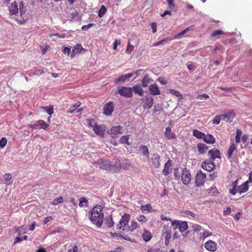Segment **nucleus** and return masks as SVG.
I'll use <instances>...</instances> for the list:
<instances>
[{
	"label": "nucleus",
	"mask_w": 252,
	"mask_h": 252,
	"mask_svg": "<svg viewBox=\"0 0 252 252\" xmlns=\"http://www.w3.org/2000/svg\"><path fill=\"white\" fill-rule=\"evenodd\" d=\"M222 120L228 122L231 121L235 116V113L233 110H230L227 113L221 115Z\"/></svg>",
	"instance_id": "nucleus-18"
},
{
	"label": "nucleus",
	"mask_w": 252,
	"mask_h": 252,
	"mask_svg": "<svg viewBox=\"0 0 252 252\" xmlns=\"http://www.w3.org/2000/svg\"><path fill=\"white\" fill-rule=\"evenodd\" d=\"M129 135H124L122 136L120 139V142L123 144H126L129 145L128 143Z\"/></svg>",
	"instance_id": "nucleus-42"
},
{
	"label": "nucleus",
	"mask_w": 252,
	"mask_h": 252,
	"mask_svg": "<svg viewBox=\"0 0 252 252\" xmlns=\"http://www.w3.org/2000/svg\"><path fill=\"white\" fill-rule=\"evenodd\" d=\"M189 28H187L185 29L183 31H182L180 33L176 35L173 37V39H177L178 37H179L180 36H181L183 35L184 34H186L189 31Z\"/></svg>",
	"instance_id": "nucleus-48"
},
{
	"label": "nucleus",
	"mask_w": 252,
	"mask_h": 252,
	"mask_svg": "<svg viewBox=\"0 0 252 252\" xmlns=\"http://www.w3.org/2000/svg\"><path fill=\"white\" fill-rule=\"evenodd\" d=\"M139 150L142 152L144 156L149 157V150L147 147L144 145H141L139 147Z\"/></svg>",
	"instance_id": "nucleus-35"
},
{
	"label": "nucleus",
	"mask_w": 252,
	"mask_h": 252,
	"mask_svg": "<svg viewBox=\"0 0 252 252\" xmlns=\"http://www.w3.org/2000/svg\"><path fill=\"white\" fill-rule=\"evenodd\" d=\"M201 166L203 169L208 171H211L215 168L216 165L213 160L208 159L202 162Z\"/></svg>",
	"instance_id": "nucleus-10"
},
{
	"label": "nucleus",
	"mask_w": 252,
	"mask_h": 252,
	"mask_svg": "<svg viewBox=\"0 0 252 252\" xmlns=\"http://www.w3.org/2000/svg\"><path fill=\"white\" fill-rule=\"evenodd\" d=\"M221 120H222L221 115L216 116L213 120V124L217 125L219 124Z\"/></svg>",
	"instance_id": "nucleus-44"
},
{
	"label": "nucleus",
	"mask_w": 252,
	"mask_h": 252,
	"mask_svg": "<svg viewBox=\"0 0 252 252\" xmlns=\"http://www.w3.org/2000/svg\"><path fill=\"white\" fill-rule=\"evenodd\" d=\"M63 201V198L62 196H60L58 199H54L53 201V204L54 205H57L60 203H61Z\"/></svg>",
	"instance_id": "nucleus-56"
},
{
	"label": "nucleus",
	"mask_w": 252,
	"mask_h": 252,
	"mask_svg": "<svg viewBox=\"0 0 252 252\" xmlns=\"http://www.w3.org/2000/svg\"><path fill=\"white\" fill-rule=\"evenodd\" d=\"M106 8L105 7V6L102 5L98 12V17L100 18L102 17L103 16V15L106 13Z\"/></svg>",
	"instance_id": "nucleus-41"
},
{
	"label": "nucleus",
	"mask_w": 252,
	"mask_h": 252,
	"mask_svg": "<svg viewBox=\"0 0 252 252\" xmlns=\"http://www.w3.org/2000/svg\"><path fill=\"white\" fill-rule=\"evenodd\" d=\"M219 193L217 188L215 187H212L209 189V193L212 195H216Z\"/></svg>",
	"instance_id": "nucleus-45"
},
{
	"label": "nucleus",
	"mask_w": 252,
	"mask_h": 252,
	"mask_svg": "<svg viewBox=\"0 0 252 252\" xmlns=\"http://www.w3.org/2000/svg\"><path fill=\"white\" fill-rule=\"evenodd\" d=\"M191 178V174L189 170L185 168L182 171L181 180L183 183L185 185H188L190 182Z\"/></svg>",
	"instance_id": "nucleus-9"
},
{
	"label": "nucleus",
	"mask_w": 252,
	"mask_h": 252,
	"mask_svg": "<svg viewBox=\"0 0 252 252\" xmlns=\"http://www.w3.org/2000/svg\"><path fill=\"white\" fill-rule=\"evenodd\" d=\"M224 33L222 30H217L211 34V37H216L219 35L224 34Z\"/></svg>",
	"instance_id": "nucleus-50"
},
{
	"label": "nucleus",
	"mask_w": 252,
	"mask_h": 252,
	"mask_svg": "<svg viewBox=\"0 0 252 252\" xmlns=\"http://www.w3.org/2000/svg\"><path fill=\"white\" fill-rule=\"evenodd\" d=\"M151 28L153 30V32L155 33L157 32V23L153 22L151 23Z\"/></svg>",
	"instance_id": "nucleus-59"
},
{
	"label": "nucleus",
	"mask_w": 252,
	"mask_h": 252,
	"mask_svg": "<svg viewBox=\"0 0 252 252\" xmlns=\"http://www.w3.org/2000/svg\"><path fill=\"white\" fill-rule=\"evenodd\" d=\"M88 121V125L94 128V124H96L95 123V121L94 120H87Z\"/></svg>",
	"instance_id": "nucleus-60"
},
{
	"label": "nucleus",
	"mask_w": 252,
	"mask_h": 252,
	"mask_svg": "<svg viewBox=\"0 0 252 252\" xmlns=\"http://www.w3.org/2000/svg\"><path fill=\"white\" fill-rule=\"evenodd\" d=\"M168 91L172 94L176 96V97H179L180 99H182L183 98L182 95L179 91L174 89H169Z\"/></svg>",
	"instance_id": "nucleus-39"
},
{
	"label": "nucleus",
	"mask_w": 252,
	"mask_h": 252,
	"mask_svg": "<svg viewBox=\"0 0 252 252\" xmlns=\"http://www.w3.org/2000/svg\"><path fill=\"white\" fill-rule=\"evenodd\" d=\"M7 139L5 137H2L0 140V147L1 148H3L6 143H7Z\"/></svg>",
	"instance_id": "nucleus-52"
},
{
	"label": "nucleus",
	"mask_w": 252,
	"mask_h": 252,
	"mask_svg": "<svg viewBox=\"0 0 252 252\" xmlns=\"http://www.w3.org/2000/svg\"><path fill=\"white\" fill-rule=\"evenodd\" d=\"M142 107L144 109H149L153 105L154 98L149 94L141 99Z\"/></svg>",
	"instance_id": "nucleus-5"
},
{
	"label": "nucleus",
	"mask_w": 252,
	"mask_h": 252,
	"mask_svg": "<svg viewBox=\"0 0 252 252\" xmlns=\"http://www.w3.org/2000/svg\"><path fill=\"white\" fill-rule=\"evenodd\" d=\"M152 81L149 74H146L142 80V86L143 87H147L148 84Z\"/></svg>",
	"instance_id": "nucleus-31"
},
{
	"label": "nucleus",
	"mask_w": 252,
	"mask_h": 252,
	"mask_svg": "<svg viewBox=\"0 0 252 252\" xmlns=\"http://www.w3.org/2000/svg\"><path fill=\"white\" fill-rule=\"evenodd\" d=\"M41 108L45 110L49 115H51L53 113V106H42Z\"/></svg>",
	"instance_id": "nucleus-40"
},
{
	"label": "nucleus",
	"mask_w": 252,
	"mask_h": 252,
	"mask_svg": "<svg viewBox=\"0 0 252 252\" xmlns=\"http://www.w3.org/2000/svg\"><path fill=\"white\" fill-rule=\"evenodd\" d=\"M26 8L24 5V3L23 1H21L19 3V12L20 15L22 16L26 13Z\"/></svg>",
	"instance_id": "nucleus-38"
},
{
	"label": "nucleus",
	"mask_w": 252,
	"mask_h": 252,
	"mask_svg": "<svg viewBox=\"0 0 252 252\" xmlns=\"http://www.w3.org/2000/svg\"><path fill=\"white\" fill-rule=\"evenodd\" d=\"M121 44V41L117 39H116L113 43V49L116 50L117 48V46Z\"/></svg>",
	"instance_id": "nucleus-58"
},
{
	"label": "nucleus",
	"mask_w": 252,
	"mask_h": 252,
	"mask_svg": "<svg viewBox=\"0 0 252 252\" xmlns=\"http://www.w3.org/2000/svg\"><path fill=\"white\" fill-rule=\"evenodd\" d=\"M205 249L211 252H215L217 249V244L213 240H209L204 244Z\"/></svg>",
	"instance_id": "nucleus-11"
},
{
	"label": "nucleus",
	"mask_w": 252,
	"mask_h": 252,
	"mask_svg": "<svg viewBox=\"0 0 252 252\" xmlns=\"http://www.w3.org/2000/svg\"><path fill=\"white\" fill-rule=\"evenodd\" d=\"M197 147L198 152L201 154H205L208 148L205 144L201 143L197 144Z\"/></svg>",
	"instance_id": "nucleus-30"
},
{
	"label": "nucleus",
	"mask_w": 252,
	"mask_h": 252,
	"mask_svg": "<svg viewBox=\"0 0 252 252\" xmlns=\"http://www.w3.org/2000/svg\"><path fill=\"white\" fill-rule=\"evenodd\" d=\"M137 220L142 223H145L147 222L148 220L144 215H141L137 217Z\"/></svg>",
	"instance_id": "nucleus-43"
},
{
	"label": "nucleus",
	"mask_w": 252,
	"mask_h": 252,
	"mask_svg": "<svg viewBox=\"0 0 252 252\" xmlns=\"http://www.w3.org/2000/svg\"><path fill=\"white\" fill-rule=\"evenodd\" d=\"M212 235V233L208 230H204L202 233H201V237H202L203 239H205V238H207L209 236H210Z\"/></svg>",
	"instance_id": "nucleus-49"
},
{
	"label": "nucleus",
	"mask_w": 252,
	"mask_h": 252,
	"mask_svg": "<svg viewBox=\"0 0 252 252\" xmlns=\"http://www.w3.org/2000/svg\"><path fill=\"white\" fill-rule=\"evenodd\" d=\"M114 161L103 160L100 162V168L112 173L120 172L121 169L126 170L130 166V161L126 158H116Z\"/></svg>",
	"instance_id": "nucleus-1"
},
{
	"label": "nucleus",
	"mask_w": 252,
	"mask_h": 252,
	"mask_svg": "<svg viewBox=\"0 0 252 252\" xmlns=\"http://www.w3.org/2000/svg\"><path fill=\"white\" fill-rule=\"evenodd\" d=\"M170 40L168 38H166L165 39L159 40L157 42H155L153 44V46H158L159 45L162 44L165 41Z\"/></svg>",
	"instance_id": "nucleus-53"
},
{
	"label": "nucleus",
	"mask_w": 252,
	"mask_h": 252,
	"mask_svg": "<svg viewBox=\"0 0 252 252\" xmlns=\"http://www.w3.org/2000/svg\"><path fill=\"white\" fill-rule=\"evenodd\" d=\"M81 103L80 101L76 102L73 105L71 106L67 110V113H72L74 112L80 106Z\"/></svg>",
	"instance_id": "nucleus-34"
},
{
	"label": "nucleus",
	"mask_w": 252,
	"mask_h": 252,
	"mask_svg": "<svg viewBox=\"0 0 252 252\" xmlns=\"http://www.w3.org/2000/svg\"><path fill=\"white\" fill-rule=\"evenodd\" d=\"M238 180L236 179L232 183V188L229 190V193L233 195L237 193V189L238 188Z\"/></svg>",
	"instance_id": "nucleus-26"
},
{
	"label": "nucleus",
	"mask_w": 252,
	"mask_h": 252,
	"mask_svg": "<svg viewBox=\"0 0 252 252\" xmlns=\"http://www.w3.org/2000/svg\"><path fill=\"white\" fill-rule=\"evenodd\" d=\"M151 160L153 165L155 168H158L160 165V156L157 153L153 154L152 155Z\"/></svg>",
	"instance_id": "nucleus-12"
},
{
	"label": "nucleus",
	"mask_w": 252,
	"mask_h": 252,
	"mask_svg": "<svg viewBox=\"0 0 252 252\" xmlns=\"http://www.w3.org/2000/svg\"><path fill=\"white\" fill-rule=\"evenodd\" d=\"M249 188V181H247L237 188V192L242 194L247 192Z\"/></svg>",
	"instance_id": "nucleus-16"
},
{
	"label": "nucleus",
	"mask_w": 252,
	"mask_h": 252,
	"mask_svg": "<svg viewBox=\"0 0 252 252\" xmlns=\"http://www.w3.org/2000/svg\"><path fill=\"white\" fill-rule=\"evenodd\" d=\"M110 133L113 135H118L122 133V126H112L110 129Z\"/></svg>",
	"instance_id": "nucleus-25"
},
{
	"label": "nucleus",
	"mask_w": 252,
	"mask_h": 252,
	"mask_svg": "<svg viewBox=\"0 0 252 252\" xmlns=\"http://www.w3.org/2000/svg\"><path fill=\"white\" fill-rule=\"evenodd\" d=\"M116 93L126 98H130L132 96V89L129 87L120 86L117 88Z\"/></svg>",
	"instance_id": "nucleus-4"
},
{
	"label": "nucleus",
	"mask_w": 252,
	"mask_h": 252,
	"mask_svg": "<svg viewBox=\"0 0 252 252\" xmlns=\"http://www.w3.org/2000/svg\"><path fill=\"white\" fill-rule=\"evenodd\" d=\"M217 177V175L216 173H214L211 174L209 175V180L210 181H213L215 179V178Z\"/></svg>",
	"instance_id": "nucleus-61"
},
{
	"label": "nucleus",
	"mask_w": 252,
	"mask_h": 252,
	"mask_svg": "<svg viewBox=\"0 0 252 252\" xmlns=\"http://www.w3.org/2000/svg\"><path fill=\"white\" fill-rule=\"evenodd\" d=\"M149 90L151 94L154 95H159L160 94V91L156 83L151 84L149 86Z\"/></svg>",
	"instance_id": "nucleus-15"
},
{
	"label": "nucleus",
	"mask_w": 252,
	"mask_h": 252,
	"mask_svg": "<svg viewBox=\"0 0 252 252\" xmlns=\"http://www.w3.org/2000/svg\"><path fill=\"white\" fill-rule=\"evenodd\" d=\"M209 98V96L208 94H203L198 95L196 96V98L200 100H202L203 99H207Z\"/></svg>",
	"instance_id": "nucleus-55"
},
{
	"label": "nucleus",
	"mask_w": 252,
	"mask_h": 252,
	"mask_svg": "<svg viewBox=\"0 0 252 252\" xmlns=\"http://www.w3.org/2000/svg\"><path fill=\"white\" fill-rule=\"evenodd\" d=\"M237 146L236 144H235L233 142L231 143L227 154V158L228 159H230L231 158L234 152L237 150Z\"/></svg>",
	"instance_id": "nucleus-20"
},
{
	"label": "nucleus",
	"mask_w": 252,
	"mask_h": 252,
	"mask_svg": "<svg viewBox=\"0 0 252 252\" xmlns=\"http://www.w3.org/2000/svg\"><path fill=\"white\" fill-rule=\"evenodd\" d=\"M21 231L19 232L18 236L14 240V244H15L16 243L20 242L22 241V238L20 237L21 235Z\"/></svg>",
	"instance_id": "nucleus-57"
},
{
	"label": "nucleus",
	"mask_w": 252,
	"mask_h": 252,
	"mask_svg": "<svg viewBox=\"0 0 252 252\" xmlns=\"http://www.w3.org/2000/svg\"><path fill=\"white\" fill-rule=\"evenodd\" d=\"M141 210L144 214L152 212V207L150 204L142 205L140 207Z\"/></svg>",
	"instance_id": "nucleus-28"
},
{
	"label": "nucleus",
	"mask_w": 252,
	"mask_h": 252,
	"mask_svg": "<svg viewBox=\"0 0 252 252\" xmlns=\"http://www.w3.org/2000/svg\"><path fill=\"white\" fill-rule=\"evenodd\" d=\"M130 215L125 214L120 219L119 222L116 225L117 230L120 232H128V231H133L138 228V224L135 221H132L130 226H129L128 222L130 219Z\"/></svg>",
	"instance_id": "nucleus-2"
},
{
	"label": "nucleus",
	"mask_w": 252,
	"mask_h": 252,
	"mask_svg": "<svg viewBox=\"0 0 252 252\" xmlns=\"http://www.w3.org/2000/svg\"><path fill=\"white\" fill-rule=\"evenodd\" d=\"M147 252H160L159 249L158 248H150Z\"/></svg>",
	"instance_id": "nucleus-63"
},
{
	"label": "nucleus",
	"mask_w": 252,
	"mask_h": 252,
	"mask_svg": "<svg viewBox=\"0 0 252 252\" xmlns=\"http://www.w3.org/2000/svg\"><path fill=\"white\" fill-rule=\"evenodd\" d=\"M192 230L196 232L200 231L202 229V227L197 224H193L192 225Z\"/></svg>",
	"instance_id": "nucleus-51"
},
{
	"label": "nucleus",
	"mask_w": 252,
	"mask_h": 252,
	"mask_svg": "<svg viewBox=\"0 0 252 252\" xmlns=\"http://www.w3.org/2000/svg\"><path fill=\"white\" fill-rule=\"evenodd\" d=\"M78 248L76 245L73 247L72 249H69L67 252H77Z\"/></svg>",
	"instance_id": "nucleus-64"
},
{
	"label": "nucleus",
	"mask_w": 252,
	"mask_h": 252,
	"mask_svg": "<svg viewBox=\"0 0 252 252\" xmlns=\"http://www.w3.org/2000/svg\"><path fill=\"white\" fill-rule=\"evenodd\" d=\"M165 137L168 139H172L175 138V134L172 132L171 128L167 127L166 128L165 131L164 132Z\"/></svg>",
	"instance_id": "nucleus-29"
},
{
	"label": "nucleus",
	"mask_w": 252,
	"mask_h": 252,
	"mask_svg": "<svg viewBox=\"0 0 252 252\" xmlns=\"http://www.w3.org/2000/svg\"><path fill=\"white\" fill-rule=\"evenodd\" d=\"M102 210L103 207L100 205H97L93 208L91 211L90 220L99 228L101 227L104 219Z\"/></svg>",
	"instance_id": "nucleus-3"
},
{
	"label": "nucleus",
	"mask_w": 252,
	"mask_h": 252,
	"mask_svg": "<svg viewBox=\"0 0 252 252\" xmlns=\"http://www.w3.org/2000/svg\"><path fill=\"white\" fill-rule=\"evenodd\" d=\"M83 50H84L81 44H77L73 47L70 54L71 58H74L76 54H78L81 52Z\"/></svg>",
	"instance_id": "nucleus-17"
},
{
	"label": "nucleus",
	"mask_w": 252,
	"mask_h": 252,
	"mask_svg": "<svg viewBox=\"0 0 252 252\" xmlns=\"http://www.w3.org/2000/svg\"><path fill=\"white\" fill-rule=\"evenodd\" d=\"M174 176L176 180H179L180 178V173L179 172V169L175 168L174 169Z\"/></svg>",
	"instance_id": "nucleus-46"
},
{
	"label": "nucleus",
	"mask_w": 252,
	"mask_h": 252,
	"mask_svg": "<svg viewBox=\"0 0 252 252\" xmlns=\"http://www.w3.org/2000/svg\"><path fill=\"white\" fill-rule=\"evenodd\" d=\"M142 237L145 242H147L152 238L153 236L149 231L144 229L142 234Z\"/></svg>",
	"instance_id": "nucleus-23"
},
{
	"label": "nucleus",
	"mask_w": 252,
	"mask_h": 252,
	"mask_svg": "<svg viewBox=\"0 0 252 252\" xmlns=\"http://www.w3.org/2000/svg\"><path fill=\"white\" fill-rule=\"evenodd\" d=\"M166 1L168 2V6L170 9L174 7L175 5L173 2V0H166Z\"/></svg>",
	"instance_id": "nucleus-62"
},
{
	"label": "nucleus",
	"mask_w": 252,
	"mask_h": 252,
	"mask_svg": "<svg viewBox=\"0 0 252 252\" xmlns=\"http://www.w3.org/2000/svg\"><path fill=\"white\" fill-rule=\"evenodd\" d=\"M105 224L108 227H111L113 226L114 222L113 221L112 217L111 216L109 217H106L105 219Z\"/></svg>",
	"instance_id": "nucleus-37"
},
{
	"label": "nucleus",
	"mask_w": 252,
	"mask_h": 252,
	"mask_svg": "<svg viewBox=\"0 0 252 252\" xmlns=\"http://www.w3.org/2000/svg\"><path fill=\"white\" fill-rule=\"evenodd\" d=\"M172 224L173 225L174 224L178 225L179 229L182 232H184L188 228V225L186 221H182L180 223L179 221L174 220L172 222Z\"/></svg>",
	"instance_id": "nucleus-14"
},
{
	"label": "nucleus",
	"mask_w": 252,
	"mask_h": 252,
	"mask_svg": "<svg viewBox=\"0 0 252 252\" xmlns=\"http://www.w3.org/2000/svg\"><path fill=\"white\" fill-rule=\"evenodd\" d=\"M132 89L135 94H137L140 96H142L143 95L144 91L142 87L139 85L137 84L134 85Z\"/></svg>",
	"instance_id": "nucleus-27"
},
{
	"label": "nucleus",
	"mask_w": 252,
	"mask_h": 252,
	"mask_svg": "<svg viewBox=\"0 0 252 252\" xmlns=\"http://www.w3.org/2000/svg\"><path fill=\"white\" fill-rule=\"evenodd\" d=\"M134 47L133 45H130V42L129 40L128 42V44H127V47H126V52L127 54H130L131 52H132V51L133 50Z\"/></svg>",
	"instance_id": "nucleus-47"
},
{
	"label": "nucleus",
	"mask_w": 252,
	"mask_h": 252,
	"mask_svg": "<svg viewBox=\"0 0 252 252\" xmlns=\"http://www.w3.org/2000/svg\"><path fill=\"white\" fill-rule=\"evenodd\" d=\"M94 25V24H92V23H90V24H89L88 25H83L82 28H81V29L83 30V31H88L90 28L92 27Z\"/></svg>",
	"instance_id": "nucleus-54"
},
{
	"label": "nucleus",
	"mask_w": 252,
	"mask_h": 252,
	"mask_svg": "<svg viewBox=\"0 0 252 252\" xmlns=\"http://www.w3.org/2000/svg\"><path fill=\"white\" fill-rule=\"evenodd\" d=\"M114 105L112 101L106 103L103 108V114L106 116H111L114 111Z\"/></svg>",
	"instance_id": "nucleus-8"
},
{
	"label": "nucleus",
	"mask_w": 252,
	"mask_h": 252,
	"mask_svg": "<svg viewBox=\"0 0 252 252\" xmlns=\"http://www.w3.org/2000/svg\"><path fill=\"white\" fill-rule=\"evenodd\" d=\"M9 11L11 15H15L18 13V8L16 1L11 4L9 7Z\"/></svg>",
	"instance_id": "nucleus-24"
},
{
	"label": "nucleus",
	"mask_w": 252,
	"mask_h": 252,
	"mask_svg": "<svg viewBox=\"0 0 252 252\" xmlns=\"http://www.w3.org/2000/svg\"><path fill=\"white\" fill-rule=\"evenodd\" d=\"M37 125V128L40 129L43 128L45 130L48 129V125L43 120H39L36 122Z\"/></svg>",
	"instance_id": "nucleus-33"
},
{
	"label": "nucleus",
	"mask_w": 252,
	"mask_h": 252,
	"mask_svg": "<svg viewBox=\"0 0 252 252\" xmlns=\"http://www.w3.org/2000/svg\"><path fill=\"white\" fill-rule=\"evenodd\" d=\"M133 75V73H129L120 76L114 80V83L117 84L119 82H125L126 80H128L130 78L132 77Z\"/></svg>",
	"instance_id": "nucleus-19"
},
{
	"label": "nucleus",
	"mask_w": 252,
	"mask_h": 252,
	"mask_svg": "<svg viewBox=\"0 0 252 252\" xmlns=\"http://www.w3.org/2000/svg\"><path fill=\"white\" fill-rule=\"evenodd\" d=\"M192 135L193 136L196 137L197 138L201 139H203L205 133L199 131L196 129H194L192 131Z\"/></svg>",
	"instance_id": "nucleus-32"
},
{
	"label": "nucleus",
	"mask_w": 252,
	"mask_h": 252,
	"mask_svg": "<svg viewBox=\"0 0 252 252\" xmlns=\"http://www.w3.org/2000/svg\"><path fill=\"white\" fill-rule=\"evenodd\" d=\"M105 127L103 126H99L96 124H94V130L95 133L100 137L104 136V132L105 131Z\"/></svg>",
	"instance_id": "nucleus-13"
},
{
	"label": "nucleus",
	"mask_w": 252,
	"mask_h": 252,
	"mask_svg": "<svg viewBox=\"0 0 252 252\" xmlns=\"http://www.w3.org/2000/svg\"><path fill=\"white\" fill-rule=\"evenodd\" d=\"M88 201L85 197H81L79 199V205L81 207H86L88 206Z\"/></svg>",
	"instance_id": "nucleus-36"
},
{
	"label": "nucleus",
	"mask_w": 252,
	"mask_h": 252,
	"mask_svg": "<svg viewBox=\"0 0 252 252\" xmlns=\"http://www.w3.org/2000/svg\"><path fill=\"white\" fill-rule=\"evenodd\" d=\"M206 178V175L201 171L198 172L196 175L195 184L197 187L204 185Z\"/></svg>",
	"instance_id": "nucleus-6"
},
{
	"label": "nucleus",
	"mask_w": 252,
	"mask_h": 252,
	"mask_svg": "<svg viewBox=\"0 0 252 252\" xmlns=\"http://www.w3.org/2000/svg\"><path fill=\"white\" fill-rule=\"evenodd\" d=\"M171 165V160L170 159H168L165 163L164 168L162 170V173L163 175L167 176L170 173Z\"/></svg>",
	"instance_id": "nucleus-22"
},
{
	"label": "nucleus",
	"mask_w": 252,
	"mask_h": 252,
	"mask_svg": "<svg viewBox=\"0 0 252 252\" xmlns=\"http://www.w3.org/2000/svg\"><path fill=\"white\" fill-rule=\"evenodd\" d=\"M203 141L209 144H213L216 142L215 138L211 134L208 133L204 135Z\"/></svg>",
	"instance_id": "nucleus-21"
},
{
	"label": "nucleus",
	"mask_w": 252,
	"mask_h": 252,
	"mask_svg": "<svg viewBox=\"0 0 252 252\" xmlns=\"http://www.w3.org/2000/svg\"><path fill=\"white\" fill-rule=\"evenodd\" d=\"M209 159L213 160V161L216 158L220 159V153L219 150L216 148H214L209 151L208 154Z\"/></svg>",
	"instance_id": "nucleus-7"
}]
</instances>
